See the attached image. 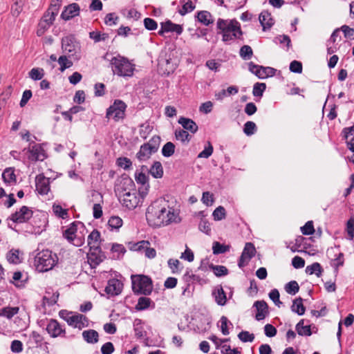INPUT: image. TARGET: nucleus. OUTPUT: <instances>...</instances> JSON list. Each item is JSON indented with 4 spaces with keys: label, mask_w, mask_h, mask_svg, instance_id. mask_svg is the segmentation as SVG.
Returning a JSON list of instances; mask_svg holds the SVG:
<instances>
[{
    "label": "nucleus",
    "mask_w": 354,
    "mask_h": 354,
    "mask_svg": "<svg viewBox=\"0 0 354 354\" xmlns=\"http://www.w3.org/2000/svg\"><path fill=\"white\" fill-rule=\"evenodd\" d=\"M153 153H155V152H152L150 148L145 144H143L140 146V150L138 151L136 156L140 162H144L149 160Z\"/></svg>",
    "instance_id": "obj_26"
},
{
    "label": "nucleus",
    "mask_w": 354,
    "mask_h": 354,
    "mask_svg": "<svg viewBox=\"0 0 354 354\" xmlns=\"http://www.w3.org/2000/svg\"><path fill=\"white\" fill-rule=\"evenodd\" d=\"M59 10V6L58 4H50L38 24L37 30V36H42L50 26L53 25Z\"/></svg>",
    "instance_id": "obj_6"
},
{
    "label": "nucleus",
    "mask_w": 354,
    "mask_h": 354,
    "mask_svg": "<svg viewBox=\"0 0 354 354\" xmlns=\"http://www.w3.org/2000/svg\"><path fill=\"white\" fill-rule=\"evenodd\" d=\"M239 339L243 342H252L254 336L253 334L250 333L248 331H241L238 335Z\"/></svg>",
    "instance_id": "obj_64"
},
{
    "label": "nucleus",
    "mask_w": 354,
    "mask_h": 354,
    "mask_svg": "<svg viewBox=\"0 0 354 354\" xmlns=\"http://www.w3.org/2000/svg\"><path fill=\"white\" fill-rule=\"evenodd\" d=\"M46 330L51 337H65L66 330L56 320L51 319L47 326Z\"/></svg>",
    "instance_id": "obj_15"
},
{
    "label": "nucleus",
    "mask_w": 354,
    "mask_h": 354,
    "mask_svg": "<svg viewBox=\"0 0 354 354\" xmlns=\"http://www.w3.org/2000/svg\"><path fill=\"white\" fill-rule=\"evenodd\" d=\"M57 261L56 254H53L50 250H44L35 256V266L39 272H47L53 268Z\"/></svg>",
    "instance_id": "obj_2"
},
{
    "label": "nucleus",
    "mask_w": 354,
    "mask_h": 354,
    "mask_svg": "<svg viewBox=\"0 0 354 354\" xmlns=\"http://www.w3.org/2000/svg\"><path fill=\"white\" fill-rule=\"evenodd\" d=\"M80 6L77 3H73L66 6L61 14V18L68 21L79 15Z\"/></svg>",
    "instance_id": "obj_22"
},
{
    "label": "nucleus",
    "mask_w": 354,
    "mask_h": 354,
    "mask_svg": "<svg viewBox=\"0 0 354 354\" xmlns=\"http://www.w3.org/2000/svg\"><path fill=\"white\" fill-rule=\"evenodd\" d=\"M256 249L253 243H246L242 254L239 258L238 266L239 268L245 266L250 260L254 257Z\"/></svg>",
    "instance_id": "obj_13"
},
{
    "label": "nucleus",
    "mask_w": 354,
    "mask_h": 354,
    "mask_svg": "<svg viewBox=\"0 0 354 354\" xmlns=\"http://www.w3.org/2000/svg\"><path fill=\"white\" fill-rule=\"evenodd\" d=\"M213 153V147L210 142H207V146L205 147L204 150H203L198 155V158H208Z\"/></svg>",
    "instance_id": "obj_63"
},
{
    "label": "nucleus",
    "mask_w": 354,
    "mask_h": 354,
    "mask_svg": "<svg viewBox=\"0 0 354 354\" xmlns=\"http://www.w3.org/2000/svg\"><path fill=\"white\" fill-rule=\"evenodd\" d=\"M266 88V84L265 83L257 82L254 84L252 94L255 97H261Z\"/></svg>",
    "instance_id": "obj_53"
},
{
    "label": "nucleus",
    "mask_w": 354,
    "mask_h": 354,
    "mask_svg": "<svg viewBox=\"0 0 354 354\" xmlns=\"http://www.w3.org/2000/svg\"><path fill=\"white\" fill-rule=\"evenodd\" d=\"M117 164L119 167L124 169H129L131 167V160L126 157H120L117 159Z\"/></svg>",
    "instance_id": "obj_57"
},
{
    "label": "nucleus",
    "mask_w": 354,
    "mask_h": 354,
    "mask_svg": "<svg viewBox=\"0 0 354 354\" xmlns=\"http://www.w3.org/2000/svg\"><path fill=\"white\" fill-rule=\"evenodd\" d=\"M178 214L175 212L174 209L167 205L165 202V209H162L161 214L162 225H168L171 222L177 221Z\"/></svg>",
    "instance_id": "obj_18"
},
{
    "label": "nucleus",
    "mask_w": 354,
    "mask_h": 354,
    "mask_svg": "<svg viewBox=\"0 0 354 354\" xmlns=\"http://www.w3.org/2000/svg\"><path fill=\"white\" fill-rule=\"evenodd\" d=\"M62 48L64 53H75V46L73 39L68 37L63 38L62 40Z\"/></svg>",
    "instance_id": "obj_34"
},
{
    "label": "nucleus",
    "mask_w": 354,
    "mask_h": 354,
    "mask_svg": "<svg viewBox=\"0 0 354 354\" xmlns=\"http://www.w3.org/2000/svg\"><path fill=\"white\" fill-rule=\"evenodd\" d=\"M111 64L113 73L118 76L131 77L133 74V65L123 57H113L111 60Z\"/></svg>",
    "instance_id": "obj_5"
},
{
    "label": "nucleus",
    "mask_w": 354,
    "mask_h": 354,
    "mask_svg": "<svg viewBox=\"0 0 354 354\" xmlns=\"http://www.w3.org/2000/svg\"><path fill=\"white\" fill-rule=\"evenodd\" d=\"M82 337L89 344H95L99 339L98 333L93 329L84 330L82 333Z\"/></svg>",
    "instance_id": "obj_31"
},
{
    "label": "nucleus",
    "mask_w": 354,
    "mask_h": 354,
    "mask_svg": "<svg viewBox=\"0 0 354 354\" xmlns=\"http://www.w3.org/2000/svg\"><path fill=\"white\" fill-rule=\"evenodd\" d=\"M148 171V167L146 165L141 167V171H138L135 173V179L138 184H140L141 187H139V194L144 198L148 192L149 185L148 183V176L143 173V171Z\"/></svg>",
    "instance_id": "obj_11"
},
{
    "label": "nucleus",
    "mask_w": 354,
    "mask_h": 354,
    "mask_svg": "<svg viewBox=\"0 0 354 354\" xmlns=\"http://www.w3.org/2000/svg\"><path fill=\"white\" fill-rule=\"evenodd\" d=\"M175 151V145L171 142H167L162 149V154L165 157L171 156Z\"/></svg>",
    "instance_id": "obj_52"
},
{
    "label": "nucleus",
    "mask_w": 354,
    "mask_h": 354,
    "mask_svg": "<svg viewBox=\"0 0 354 354\" xmlns=\"http://www.w3.org/2000/svg\"><path fill=\"white\" fill-rule=\"evenodd\" d=\"M322 272L323 269L317 262L313 263L306 268V272L308 274H315L317 277H320Z\"/></svg>",
    "instance_id": "obj_40"
},
{
    "label": "nucleus",
    "mask_w": 354,
    "mask_h": 354,
    "mask_svg": "<svg viewBox=\"0 0 354 354\" xmlns=\"http://www.w3.org/2000/svg\"><path fill=\"white\" fill-rule=\"evenodd\" d=\"M328 252L330 254H333V257H334L333 260L335 261V266L337 268L343 266V264H344V254L342 252H339L338 253H337L335 250L333 248H331L330 250L328 251Z\"/></svg>",
    "instance_id": "obj_44"
},
{
    "label": "nucleus",
    "mask_w": 354,
    "mask_h": 354,
    "mask_svg": "<svg viewBox=\"0 0 354 354\" xmlns=\"http://www.w3.org/2000/svg\"><path fill=\"white\" fill-rule=\"evenodd\" d=\"M148 171L155 178H162L163 176L162 164L159 161H155Z\"/></svg>",
    "instance_id": "obj_32"
},
{
    "label": "nucleus",
    "mask_w": 354,
    "mask_h": 354,
    "mask_svg": "<svg viewBox=\"0 0 354 354\" xmlns=\"http://www.w3.org/2000/svg\"><path fill=\"white\" fill-rule=\"evenodd\" d=\"M88 324V318L82 314L73 313L72 318L70 319V325L74 328H77L81 330L83 328L87 327Z\"/></svg>",
    "instance_id": "obj_20"
},
{
    "label": "nucleus",
    "mask_w": 354,
    "mask_h": 354,
    "mask_svg": "<svg viewBox=\"0 0 354 354\" xmlns=\"http://www.w3.org/2000/svg\"><path fill=\"white\" fill-rule=\"evenodd\" d=\"M118 20V16H117L115 13L112 12L106 15L104 18V23L108 26H113L117 24Z\"/></svg>",
    "instance_id": "obj_62"
},
{
    "label": "nucleus",
    "mask_w": 354,
    "mask_h": 354,
    "mask_svg": "<svg viewBox=\"0 0 354 354\" xmlns=\"http://www.w3.org/2000/svg\"><path fill=\"white\" fill-rule=\"evenodd\" d=\"M301 231L304 235H311L315 232L313 223L312 221H308L306 224L301 227Z\"/></svg>",
    "instance_id": "obj_60"
},
{
    "label": "nucleus",
    "mask_w": 354,
    "mask_h": 354,
    "mask_svg": "<svg viewBox=\"0 0 354 354\" xmlns=\"http://www.w3.org/2000/svg\"><path fill=\"white\" fill-rule=\"evenodd\" d=\"M126 104L120 100H115L113 104L106 110V117L113 118L115 122L123 120L125 118Z\"/></svg>",
    "instance_id": "obj_7"
},
{
    "label": "nucleus",
    "mask_w": 354,
    "mask_h": 354,
    "mask_svg": "<svg viewBox=\"0 0 354 354\" xmlns=\"http://www.w3.org/2000/svg\"><path fill=\"white\" fill-rule=\"evenodd\" d=\"M286 291L290 295H295L299 290V286L296 281L288 282L285 286Z\"/></svg>",
    "instance_id": "obj_54"
},
{
    "label": "nucleus",
    "mask_w": 354,
    "mask_h": 354,
    "mask_svg": "<svg viewBox=\"0 0 354 354\" xmlns=\"http://www.w3.org/2000/svg\"><path fill=\"white\" fill-rule=\"evenodd\" d=\"M165 26V30L167 32H176L177 35H180L183 32V28L180 25L174 24L171 21L167 20L165 22H162Z\"/></svg>",
    "instance_id": "obj_37"
},
{
    "label": "nucleus",
    "mask_w": 354,
    "mask_h": 354,
    "mask_svg": "<svg viewBox=\"0 0 354 354\" xmlns=\"http://www.w3.org/2000/svg\"><path fill=\"white\" fill-rule=\"evenodd\" d=\"M150 243L147 241H142L135 245V250L145 252V257L149 259H153L156 256V251L154 248H150Z\"/></svg>",
    "instance_id": "obj_21"
},
{
    "label": "nucleus",
    "mask_w": 354,
    "mask_h": 354,
    "mask_svg": "<svg viewBox=\"0 0 354 354\" xmlns=\"http://www.w3.org/2000/svg\"><path fill=\"white\" fill-rule=\"evenodd\" d=\"M178 123L182 125L183 129L189 131L192 133H195L198 131V125L192 119L180 117L178 119Z\"/></svg>",
    "instance_id": "obj_23"
},
{
    "label": "nucleus",
    "mask_w": 354,
    "mask_h": 354,
    "mask_svg": "<svg viewBox=\"0 0 354 354\" xmlns=\"http://www.w3.org/2000/svg\"><path fill=\"white\" fill-rule=\"evenodd\" d=\"M229 249L230 247L228 245L221 244L219 242L216 241L213 243L212 250L214 254L225 253Z\"/></svg>",
    "instance_id": "obj_50"
},
{
    "label": "nucleus",
    "mask_w": 354,
    "mask_h": 354,
    "mask_svg": "<svg viewBox=\"0 0 354 354\" xmlns=\"http://www.w3.org/2000/svg\"><path fill=\"white\" fill-rule=\"evenodd\" d=\"M257 129V126L254 122L248 121L244 124L243 131L247 136L253 135Z\"/></svg>",
    "instance_id": "obj_59"
},
{
    "label": "nucleus",
    "mask_w": 354,
    "mask_h": 354,
    "mask_svg": "<svg viewBox=\"0 0 354 354\" xmlns=\"http://www.w3.org/2000/svg\"><path fill=\"white\" fill-rule=\"evenodd\" d=\"M36 191L41 195H46L50 190V178L44 174H39L35 177Z\"/></svg>",
    "instance_id": "obj_14"
},
{
    "label": "nucleus",
    "mask_w": 354,
    "mask_h": 354,
    "mask_svg": "<svg viewBox=\"0 0 354 354\" xmlns=\"http://www.w3.org/2000/svg\"><path fill=\"white\" fill-rule=\"evenodd\" d=\"M304 320L301 319L297 324H296V330L299 335L301 336H310L312 335L310 326H304Z\"/></svg>",
    "instance_id": "obj_36"
},
{
    "label": "nucleus",
    "mask_w": 354,
    "mask_h": 354,
    "mask_svg": "<svg viewBox=\"0 0 354 354\" xmlns=\"http://www.w3.org/2000/svg\"><path fill=\"white\" fill-rule=\"evenodd\" d=\"M33 212L28 207L24 205L18 211L12 214L8 220L12 221L16 223H23L28 222L32 217Z\"/></svg>",
    "instance_id": "obj_10"
},
{
    "label": "nucleus",
    "mask_w": 354,
    "mask_h": 354,
    "mask_svg": "<svg viewBox=\"0 0 354 354\" xmlns=\"http://www.w3.org/2000/svg\"><path fill=\"white\" fill-rule=\"evenodd\" d=\"M119 198L122 205L129 209L136 208L141 199L143 200L144 198L139 194V192H137L136 190L131 192H125L124 194L119 196Z\"/></svg>",
    "instance_id": "obj_9"
},
{
    "label": "nucleus",
    "mask_w": 354,
    "mask_h": 354,
    "mask_svg": "<svg viewBox=\"0 0 354 354\" xmlns=\"http://www.w3.org/2000/svg\"><path fill=\"white\" fill-rule=\"evenodd\" d=\"M209 267L216 277L225 276L228 273V270L224 266H214L213 264H210Z\"/></svg>",
    "instance_id": "obj_46"
},
{
    "label": "nucleus",
    "mask_w": 354,
    "mask_h": 354,
    "mask_svg": "<svg viewBox=\"0 0 354 354\" xmlns=\"http://www.w3.org/2000/svg\"><path fill=\"white\" fill-rule=\"evenodd\" d=\"M28 75L33 80H40L44 76V71L41 68H33L30 71Z\"/></svg>",
    "instance_id": "obj_45"
},
{
    "label": "nucleus",
    "mask_w": 354,
    "mask_h": 354,
    "mask_svg": "<svg viewBox=\"0 0 354 354\" xmlns=\"http://www.w3.org/2000/svg\"><path fill=\"white\" fill-rule=\"evenodd\" d=\"M160 137L158 136H153L149 142L145 143L149 148L152 150V152H157L160 145Z\"/></svg>",
    "instance_id": "obj_41"
},
{
    "label": "nucleus",
    "mask_w": 354,
    "mask_h": 354,
    "mask_svg": "<svg viewBox=\"0 0 354 354\" xmlns=\"http://www.w3.org/2000/svg\"><path fill=\"white\" fill-rule=\"evenodd\" d=\"M135 183L133 180L127 174H122L116 181L115 192L119 196L125 192L135 191Z\"/></svg>",
    "instance_id": "obj_8"
},
{
    "label": "nucleus",
    "mask_w": 354,
    "mask_h": 354,
    "mask_svg": "<svg viewBox=\"0 0 354 354\" xmlns=\"http://www.w3.org/2000/svg\"><path fill=\"white\" fill-rule=\"evenodd\" d=\"M108 224L111 229L118 230L122 225V220L119 216H113L109 218Z\"/></svg>",
    "instance_id": "obj_55"
},
{
    "label": "nucleus",
    "mask_w": 354,
    "mask_h": 354,
    "mask_svg": "<svg viewBox=\"0 0 354 354\" xmlns=\"http://www.w3.org/2000/svg\"><path fill=\"white\" fill-rule=\"evenodd\" d=\"M151 302L152 301L150 298L141 297L138 299V303L136 305V309L137 310H146L150 306Z\"/></svg>",
    "instance_id": "obj_43"
},
{
    "label": "nucleus",
    "mask_w": 354,
    "mask_h": 354,
    "mask_svg": "<svg viewBox=\"0 0 354 354\" xmlns=\"http://www.w3.org/2000/svg\"><path fill=\"white\" fill-rule=\"evenodd\" d=\"M53 209L56 216L63 219L68 217V210L62 208L61 205L54 204L53 205Z\"/></svg>",
    "instance_id": "obj_56"
},
{
    "label": "nucleus",
    "mask_w": 354,
    "mask_h": 354,
    "mask_svg": "<svg viewBox=\"0 0 354 354\" xmlns=\"http://www.w3.org/2000/svg\"><path fill=\"white\" fill-rule=\"evenodd\" d=\"M19 250L12 249L6 254V259L10 263L19 264L21 262Z\"/></svg>",
    "instance_id": "obj_33"
},
{
    "label": "nucleus",
    "mask_w": 354,
    "mask_h": 354,
    "mask_svg": "<svg viewBox=\"0 0 354 354\" xmlns=\"http://www.w3.org/2000/svg\"><path fill=\"white\" fill-rule=\"evenodd\" d=\"M196 17L198 21L205 26H209L214 23V19L211 13L206 10H202L197 12Z\"/></svg>",
    "instance_id": "obj_28"
},
{
    "label": "nucleus",
    "mask_w": 354,
    "mask_h": 354,
    "mask_svg": "<svg viewBox=\"0 0 354 354\" xmlns=\"http://www.w3.org/2000/svg\"><path fill=\"white\" fill-rule=\"evenodd\" d=\"M100 239V233L97 230H93L88 236V245L91 250L98 251L99 250V240Z\"/></svg>",
    "instance_id": "obj_25"
},
{
    "label": "nucleus",
    "mask_w": 354,
    "mask_h": 354,
    "mask_svg": "<svg viewBox=\"0 0 354 354\" xmlns=\"http://www.w3.org/2000/svg\"><path fill=\"white\" fill-rule=\"evenodd\" d=\"M132 290L136 295H149L153 290L151 279L144 274H133L131 277Z\"/></svg>",
    "instance_id": "obj_3"
},
{
    "label": "nucleus",
    "mask_w": 354,
    "mask_h": 354,
    "mask_svg": "<svg viewBox=\"0 0 354 354\" xmlns=\"http://www.w3.org/2000/svg\"><path fill=\"white\" fill-rule=\"evenodd\" d=\"M18 307H6L0 310V315L8 319H11L14 315L18 313Z\"/></svg>",
    "instance_id": "obj_42"
},
{
    "label": "nucleus",
    "mask_w": 354,
    "mask_h": 354,
    "mask_svg": "<svg viewBox=\"0 0 354 354\" xmlns=\"http://www.w3.org/2000/svg\"><path fill=\"white\" fill-rule=\"evenodd\" d=\"M28 152L30 153L28 158L32 161H43L47 158L42 145L35 144L33 141L30 143Z\"/></svg>",
    "instance_id": "obj_12"
},
{
    "label": "nucleus",
    "mask_w": 354,
    "mask_h": 354,
    "mask_svg": "<svg viewBox=\"0 0 354 354\" xmlns=\"http://www.w3.org/2000/svg\"><path fill=\"white\" fill-rule=\"evenodd\" d=\"M194 9L195 5L193 3L192 1L189 0L183 6L182 9L179 10V13L180 15L184 16L187 13L192 12Z\"/></svg>",
    "instance_id": "obj_61"
},
{
    "label": "nucleus",
    "mask_w": 354,
    "mask_h": 354,
    "mask_svg": "<svg viewBox=\"0 0 354 354\" xmlns=\"http://www.w3.org/2000/svg\"><path fill=\"white\" fill-rule=\"evenodd\" d=\"M176 138L180 140L183 143H188L192 138V136L185 129H179L175 131Z\"/></svg>",
    "instance_id": "obj_39"
},
{
    "label": "nucleus",
    "mask_w": 354,
    "mask_h": 354,
    "mask_svg": "<svg viewBox=\"0 0 354 354\" xmlns=\"http://www.w3.org/2000/svg\"><path fill=\"white\" fill-rule=\"evenodd\" d=\"M217 28L221 30L223 35V41L227 42L236 39H240L243 35L240 24L235 19L225 20L218 19Z\"/></svg>",
    "instance_id": "obj_1"
},
{
    "label": "nucleus",
    "mask_w": 354,
    "mask_h": 354,
    "mask_svg": "<svg viewBox=\"0 0 354 354\" xmlns=\"http://www.w3.org/2000/svg\"><path fill=\"white\" fill-rule=\"evenodd\" d=\"M198 228L201 232L205 233L206 234H210L211 226L207 220L202 218L198 224Z\"/></svg>",
    "instance_id": "obj_58"
},
{
    "label": "nucleus",
    "mask_w": 354,
    "mask_h": 354,
    "mask_svg": "<svg viewBox=\"0 0 354 354\" xmlns=\"http://www.w3.org/2000/svg\"><path fill=\"white\" fill-rule=\"evenodd\" d=\"M259 22L263 27V30L270 28L274 24L271 15L268 11H263L259 15Z\"/></svg>",
    "instance_id": "obj_27"
},
{
    "label": "nucleus",
    "mask_w": 354,
    "mask_h": 354,
    "mask_svg": "<svg viewBox=\"0 0 354 354\" xmlns=\"http://www.w3.org/2000/svg\"><path fill=\"white\" fill-rule=\"evenodd\" d=\"M100 250L98 251H95L94 250H91L88 253V262L91 265L92 268H95L98 266L103 261V255L100 254Z\"/></svg>",
    "instance_id": "obj_24"
},
{
    "label": "nucleus",
    "mask_w": 354,
    "mask_h": 354,
    "mask_svg": "<svg viewBox=\"0 0 354 354\" xmlns=\"http://www.w3.org/2000/svg\"><path fill=\"white\" fill-rule=\"evenodd\" d=\"M214 221H221L226 217V211L223 206L216 207L212 213Z\"/></svg>",
    "instance_id": "obj_51"
},
{
    "label": "nucleus",
    "mask_w": 354,
    "mask_h": 354,
    "mask_svg": "<svg viewBox=\"0 0 354 354\" xmlns=\"http://www.w3.org/2000/svg\"><path fill=\"white\" fill-rule=\"evenodd\" d=\"M216 304L219 306H224L227 301L226 294L221 286L215 289L212 292Z\"/></svg>",
    "instance_id": "obj_30"
},
{
    "label": "nucleus",
    "mask_w": 354,
    "mask_h": 354,
    "mask_svg": "<svg viewBox=\"0 0 354 354\" xmlns=\"http://www.w3.org/2000/svg\"><path fill=\"white\" fill-rule=\"evenodd\" d=\"M122 288L123 283L119 279L113 278L108 281L105 292L111 296H116L122 292Z\"/></svg>",
    "instance_id": "obj_17"
},
{
    "label": "nucleus",
    "mask_w": 354,
    "mask_h": 354,
    "mask_svg": "<svg viewBox=\"0 0 354 354\" xmlns=\"http://www.w3.org/2000/svg\"><path fill=\"white\" fill-rule=\"evenodd\" d=\"M165 209V201L158 200L151 203L146 212V218L149 225L157 227L162 226L161 214Z\"/></svg>",
    "instance_id": "obj_4"
},
{
    "label": "nucleus",
    "mask_w": 354,
    "mask_h": 354,
    "mask_svg": "<svg viewBox=\"0 0 354 354\" xmlns=\"http://www.w3.org/2000/svg\"><path fill=\"white\" fill-rule=\"evenodd\" d=\"M240 56L244 60L250 59L253 55V50L248 45L243 46L239 51Z\"/></svg>",
    "instance_id": "obj_47"
},
{
    "label": "nucleus",
    "mask_w": 354,
    "mask_h": 354,
    "mask_svg": "<svg viewBox=\"0 0 354 354\" xmlns=\"http://www.w3.org/2000/svg\"><path fill=\"white\" fill-rule=\"evenodd\" d=\"M89 37L97 43L107 39L109 35L107 33H101L98 31H92L89 32Z\"/></svg>",
    "instance_id": "obj_49"
},
{
    "label": "nucleus",
    "mask_w": 354,
    "mask_h": 354,
    "mask_svg": "<svg viewBox=\"0 0 354 354\" xmlns=\"http://www.w3.org/2000/svg\"><path fill=\"white\" fill-rule=\"evenodd\" d=\"M275 73L276 69L272 67L259 66V70L256 71V76H257L259 79H265L268 77L274 76Z\"/></svg>",
    "instance_id": "obj_29"
},
{
    "label": "nucleus",
    "mask_w": 354,
    "mask_h": 354,
    "mask_svg": "<svg viewBox=\"0 0 354 354\" xmlns=\"http://www.w3.org/2000/svg\"><path fill=\"white\" fill-rule=\"evenodd\" d=\"M59 64L60 65L59 70L63 72L66 69L69 68L73 66V62L69 60L66 55H62L57 59Z\"/></svg>",
    "instance_id": "obj_48"
},
{
    "label": "nucleus",
    "mask_w": 354,
    "mask_h": 354,
    "mask_svg": "<svg viewBox=\"0 0 354 354\" xmlns=\"http://www.w3.org/2000/svg\"><path fill=\"white\" fill-rule=\"evenodd\" d=\"M291 310L299 315H303L305 313L306 308L303 304V299L301 297H298L293 300Z\"/></svg>",
    "instance_id": "obj_35"
},
{
    "label": "nucleus",
    "mask_w": 354,
    "mask_h": 354,
    "mask_svg": "<svg viewBox=\"0 0 354 354\" xmlns=\"http://www.w3.org/2000/svg\"><path fill=\"white\" fill-rule=\"evenodd\" d=\"M2 178L5 183H16L17 178L14 169L12 167L6 168L2 174Z\"/></svg>",
    "instance_id": "obj_38"
},
{
    "label": "nucleus",
    "mask_w": 354,
    "mask_h": 354,
    "mask_svg": "<svg viewBox=\"0 0 354 354\" xmlns=\"http://www.w3.org/2000/svg\"><path fill=\"white\" fill-rule=\"evenodd\" d=\"M80 228H82L83 230L84 228V225L82 222L75 221L72 223L70 226L66 230H64L63 233L64 237L70 243H73L75 245H80V243L76 244L73 243L76 236L75 233Z\"/></svg>",
    "instance_id": "obj_16"
},
{
    "label": "nucleus",
    "mask_w": 354,
    "mask_h": 354,
    "mask_svg": "<svg viewBox=\"0 0 354 354\" xmlns=\"http://www.w3.org/2000/svg\"><path fill=\"white\" fill-rule=\"evenodd\" d=\"M254 307L256 308L257 313L255 319L257 321L263 320L269 314L268 306L267 303L263 301H257L254 303Z\"/></svg>",
    "instance_id": "obj_19"
}]
</instances>
